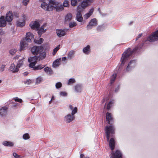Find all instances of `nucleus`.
<instances>
[{
  "instance_id": "10",
  "label": "nucleus",
  "mask_w": 158,
  "mask_h": 158,
  "mask_svg": "<svg viewBox=\"0 0 158 158\" xmlns=\"http://www.w3.org/2000/svg\"><path fill=\"white\" fill-rule=\"evenodd\" d=\"M93 0H83L81 5L78 6V7L80 6L85 9L86 6L90 5L93 2Z\"/></svg>"
},
{
  "instance_id": "62",
  "label": "nucleus",
  "mask_w": 158,
  "mask_h": 158,
  "mask_svg": "<svg viewBox=\"0 0 158 158\" xmlns=\"http://www.w3.org/2000/svg\"><path fill=\"white\" fill-rule=\"evenodd\" d=\"M105 100H106L105 99H103V101H102V103H104V102H105Z\"/></svg>"
},
{
  "instance_id": "54",
  "label": "nucleus",
  "mask_w": 158,
  "mask_h": 158,
  "mask_svg": "<svg viewBox=\"0 0 158 158\" xmlns=\"http://www.w3.org/2000/svg\"><path fill=\"white\" fill-rule=\"evenodd\" d=\"M31 80L30 79H27L26 80L24 81V83L25 84H28L30 83Z\"/></svg>"
},
{
  "instance_id": "56",
  "label": "nucleus",
  "mask_w": 158,
  "mask_h": 158,
  "mask_svg": "<svg viewBox=\"0 0 158 158\" xmlns=\"http://www.w3.org/2000/svg\"><path fill=\"white\" fill-rule=\"evenodd\" d=\"M119 85H118V86L115 89V92H118V91L119 89Z\"/></svg>"
},
{
  "instance_id": "29",
  "label": "nucleus",
  "mask_w": 158,
  "mask_h": 158,
  "mask_svg": "<svg viewBox=\"0 0 158 158\" xmlns=\"http://www.w3.org/2000/svg\"><path fill=\"white\" fill-rule=\"evenodd\" d=\"M72 18V15L70 13L67 14L65 17V21L66 22H69Z\"/></svg>"
},
{
  "instance_id": "52",
  "label": "nucleus",
  "mask_w": 158,
  "mask_h": 158,
  "mask_svg": "<svg viewBox=\"0 0 158 158\" xmlns=\"http://www.w3.org/2000/svg\"><path fill=\"white\" fill-rule=\"evenodd\" d=\"M94 9L93 8H91L89 11V12H88V13H89V14L90 15H91L93 14L94 11Z\"/></svg>"
},
{
  "instance_id": "23",
  "label": "nucleus",
  "mask_w": 158,
  "mask_h": 158,
  "mask_svg": "<svg viewBox=\"0 0 158 158\" xmlns=\"http://www.w3.org/2000/svg\"><path fill=\"white\" fill-rule=\"evenodd\" d=\"M25 22L24 20H19L16 22L17 26L18 27H22L25 25Z\"/></svg>"
},
{
  "instance_id": "32",
  "label": "nucleus",
  "mask_w": 158,
  "mask_h": 158,
  "mask_svg": "<svg viewBox=\"0 0 158 158\" xmlns=\"http://www.w3.org/2000/svg\"><path fill=\"white\" fill-rule=\"evenodd\" d=\"M105 29V26L103 25H99L97 28V30L98 31H104Z\"/></svg>"
},
{
  "instance_id": "53",
  "label": "nucleus",
  "mask_w": 158,
  "mask_h": 158,
  "mask_svg": "<svg viewBox=\"0 0 158 158\" xmlns=\"http://www.w3.org/2000/svg\"><path fill=\"white\" fill-rule=\"evenodd\" d=\"M13 156L15 158H20V156L16 153L14 152L13 153Z\"/></svg>"
},
{
  "instance_id": "47",
  "label": "nucleus",
  "mask_w": 158,
  "mask_h": 158,
  "mask_svg": "<svg viewBox=\"0 0 158 158\" xmlns=\"http://www.w3.org/2000/svg\"><path fill=\"white\" fill-rule=\"evenodd\" d=\"M16 52V50L15 49H12L9 51L10 53L12 55H14L15 54Z\"/></svg>"
},
{
  "instance_id": "2",
  "label": "nucleus",
  "mask_w": 158,
  "mask_h": 158,
  "mask_svg": "<svg viewBox=\"0 0 158 158\" xmlns=\"http://www.w3.org/2000/svg\"><path fill=\"white\" fill-rule=\"evenodd\" d=\"M106 120L108 123L110 124L109 126H106L105 127L106 135L107 141H108L110 138V134H114L115 129L112 125L114 122L113 119L110 113L107 112L106 114Z\"/></svg>"
},
{
  "instance_id": "26",
  "label": "nucleus",
  "mask_w": 158,
  "mask_h": 158,
  "mask_svg": "<svg viewBox=\"0 0 158 158\" xmlns=\"http://www.w3.org/2000/svg\"><path fill=\"white\" fill-rule=\"evenodd\" d=\"M61 61V58H60L55 60L53 62L52 66L54 68L58 67L59 65V63Z\"/></svg>"
},
{
  "instance_id": "30",
  "label": "nucleus",
  "mask_w": 158,
  "mask_h": 158,
  "mask_svg": "<svg viewBox=\"0 0 158 158\" xmlns=\"http://www.w3.org/2000/svg\"><path fill=\"white\" fill-rule=\"evenodd\" d=\"M44 66H45L43 65L40 64L36 66H35L34 67H32V68H33V70H41V69L44 68Z\"/></svg>"
},
{
  "instance_id": "33",
  "label": "nucleus",
  "mask_w": 158,
  "mask_h": 158,
  "mask_svg": "<svg viewBox=\"0 0 158 158\" xmlns=\"http://www.w3.org/2000/svg\"><path fill=\"white\" fill-rule=\"evenodd\" d=\"M23 65V60L22 59H21L19 60L17 64L16 65L18 69H19V68L22 66Z\"/></svg>"
},
{
  "instance_id": "1",
  "label": "nucleus",
  "mask_w": 158,
  "mask_h": 158,
  "mask_svg": "<svg viewBox=\"0 0 158 158\" xmlns=\"http://www.w3.org/2000/svg\"><path fill=\"white\" fill-rule=\"evenodd\" d=\"M158 40V29L153 32L145 40H144L143 43L138 46H136L132 50L129 48L122 54L121 58V66L123 65L130 58L132 54L137 51H140L144 44H147L149 42H153Z\"/></svg>"
},
{
  "instance_id": "57",
  "label": "nucleus",
  "mask_w": 158,
  "mask_h": 158,
  "mask_svg": "<svg viewBox=\"0 0 158 158\" xmlns=\"http://www.w3.org/2000/svg\"><path fill=\"white\" fill-rule=\"evenodd\" d=\"M143 35V34L142 33H140L139 34L137 37L139 39L140 37H141Z\"/></svg>"
},
{
  "instance_id": "24",
  "label": "nucleus",
  "mask_w": 158,
  "mask_h": 158,
  "mask_svg": "<svg viewBox=\"0 0 158 158\" xmlns=\"http://www.w3.org/2000/svg\"><path fill=\"white\" fill-rule=\"evenodd\" d=\"M90 47L89 45H87L86 47L83 48L82 50L83 52L85 54H89L90 52Z\"/></svg>"
},
{
  "instance_id": "19",
  "label": "nucleus",
  "mask_w": 158,
  "mask_h": 158,
  "mask_svg": "<svg viewBox=\"0 0 158 158\" xmlns=\"http://www.w3.org/2000/svg\"><path fill=\"white\" fill-rule=\"evenodd\" d=\"M8 108L5 106L2 107L0 109V114L2 116H4L6 115L7 113V109Z\"/></svg>"
},
{
  "instance_id": "45",
  "label": "nucleus",
  "mask_w": 158,
  "mask_h": 158,
  "mask_svg": "<svg viewBox=\"0 0 158 158\" xmlns=\"http://www.w3.org/2000/svg\"><path fill=\"white\" fill-rule=\"evenodd\" d=\"M76 23L74 22H71L70 23H69V26L70 27L72 28L73 27H74L75 26H76Z\"/></svg>"
},
{
  "instance_id": "48",
  "label": "nucleus",
  "mask_w": 158,
  "mask_h": 158,
  "mask_svg": "<svg viewBox=\"0 0 158 158\" xmlns=\"http://www.w3.org/2000/svg\"><path fill=\"white\" fill-rule=\"evenodd\" d=\"M30 0H22V2L23 5L26 6L29 2Z\"/></svg>"
},
{
  "instance_id": "39",
  "label": "nucleus",
  "mask_w": 158,
  "mask_h": 158,
  "mask_svg": "<svg viewBox=\"0 0 158 158\" xmlns=\"http://www.w3.org/2000/svg\"><path fill=\"white\" fill-rule=\"evenodd\" d=\"M23 138L24 140H27L30 138V136L28 134L25 133L23 135Z\"/></svg>"
},
{
  "instance_id": "60",
  "label": "nucleus",
  "mask_w": 158,
  "mask_h": 158,
  "mask_svg": "<svg viewBox=\"0 0 158 158\" xmlns=\"http://www.w3.org/2000/svg\"><path fill=\"white\" fill-rule=\"evenodd\" d=\"M66 58H67L66 57H64L62 58V59H61V60H62L63 61H65V60H66Z\"/></svg>"
},
{
  "instance_id": "8",
  "label": "nucleus",
  "mask_w": 158,
  "mask_h": 158,
  "mask_svg": "<svg viewBox=\"0 0 158 158\" xmlns=\"http://www.w3.org/2000/svg\"><path fill=\"white\" fill-rule=\"evenodd\" d=\"M136 65V60H131L127 66L126 70L127 72H130L134 69Z\"/></svg>"
},
{
  "instance_id": "36",
  "label": "nucleus",
  "mask_w": 158,
  "mask_h": 158,
  "mask_svg": "<svg viewBox=\"0 0 158 158\" xmlns=\"http://www.w3.org/2000/svg\"><path fill=\"white\" fill-rule=\"evenodd\" d=\"M114 103V101L113 100L110 101L107 106V109L108 110H109L111 106H112V105Z\"/></svg>"
},
{
  "instance_id": "49",
  "label": "nucleus",
  "mask_w": 158,
  "mask_h": 158,
  "mask_svg": "<svg viewBox=\"0 0 158 158\" xmlns=\"http://www.w3.org/2000/svg\"><path fill=\"white\" fill-rule=\"evenodd\" d=\"M60 96L65 97L67 95V93L65 92H61L60 93Z\"/></svg>"
},
{
  "instance_id": "14",
  "label": "nucleus",
  "mask_w": 158,
  "mask_h": 158,
  "mask_svg": "<svg viewBox=\"0 0 158 158\" xmlns=\"http://www.w3.org/2000/svg\"><path fill=\"white\" fill-rule=\"evenodd\" d=\"M29 25L32 29H36L37 30H39L40 27L39 23L36 21L31 22L30 24Z\"/></svg>"
},
{
  "instance_id": "17",
  "label": "nucleus",
  "mask_w": 158,
  "mask_h": 158,
  "mask_svg": "<svg viewBox=\"0 0 158 158\" xmlns=\"http://www.w3.org/2000/svg\"><path fill=\"white\" fill-rule=\"evenodd\" d=\"M39 54V55L36 56L38 59V61L43 60L45 58L46 55V53L44 52H42L40 53Z\"/></svg>"
},
{
  "instance_id": "22",
  "label": "nucleus",
  "mask_w": 158,
  "mask_h": 158,
  "mask_svg": "<svg viewBox=\"0 0 158 158\" xmlns=\"http://www.w3.org/2000/svg\"><path fill=\"white\" fill-rule=\"evenodd\" d=\"M10 69L13 73H16L19 70V69H18L16 66L15 67V65L14 63H12L11 64Z\"/></svg>"
},
{
  "instance_id": "51",
  "label": "nucleus",
  "mask_w": 158,
  "mask_h": 158,
  "mask_svg": "<svg viewBox=\"0 0 158 158\" xmlns=\"http://www.w3.org/2000/svg\"><path fill=\"white\" fill-rule=\"evenodd\" d=\"M6 66L5 65H2L0 67V71L1 72H2L4 71V68Z\"/></svg>"
},
{
  "instance_id": "46",
  "label": "nucleus",
  "mask_w": 158,
  "mask_h": 158,
  "mask_svg": "<svg viewBox=\"0 0 158 158\" xmlns=\"http://www.w3.org/2000/svg\"><path fill=\"white\" fill-rule=\"evenodd\" d=\"M63 5L65 7H69V2L68 0H65L63 3Z\"/></svg>"
},
{
  "instance_id": "21",
  "label": "nucleus",
  "mask_w": 158,
  "mask_h": 158,
  "mask_svg": "<svg viewBox=\"0 0 158 158\" xmlns=\"http://www.w3.org/2000/svg\"><path fill=\"white\" fill-rule=\"evenodd\" d=\"M46 26V24H43L40 27V29L38 30V33L39 36H41L42 33L45 32L46 29H44V27Z\"/></svg>"
},
{
  "instance_id": "12",
  "label": "nucleus",
  "mask_w": 158,
  "mask_h": 158,
  "mask_svg": "<svg viewBox=\"0 0 158 158\" xmlns=\"http://www.w3.org/2000/svg\"><path fill=\"white\" fill-rule=\"evenodd\" d=\"M111 154L110 158H123L122 154L119 150H117L115 152H113Z\"/></svg>"
},
{
  "instance_id": "50",
  "label": "nucleus",
  "mask_w": 158,
  "mask_h": 158,
  "mask_svg": "<svg viewBox=\"0 0 158 158\" xmlns=\"http://www.w3.org/2000/svg\"><path fill=\"white\" fill-rule=\"evenodd\" d=\"M91 15L88 13L86 14L84 16V18L85 19H87L89 18Z\"/></svg>"
},
{
  "instance_id": "31",
  "label": "nucleus",
  "mask_w": 158,
  "mask_h": 158,
  "mask_svg": "<svg viewBox=\"0 0 158 158\" xmlns=\"http://www.w3.org/2000/svg\"><path fill=\"white\" fill-rule=\"evenodd\" d=\"M116 77V74H113L111 77L110 79V84L111 85L114 82Z\"/></svg>"
},
{
  "instance_id": "25",
  "label": "nucleus",
  "mask_w": 158,
  "mask_h": 158,
  "mask_svg": "<svg viewBox=\"0 0 158 158\" xmlns=\"http://www.w3.org/2000/svg\"><path fill=\"white\" fill-rule=\"evenodd\" d=\"M45 72L48 74L51 75L53 73L52 70L51 68L46 67L44 69Z\"/></svg>"
},
{
  "instance_id": "43",
  "label": "nucleus",
  "mask_w": 158,
  "mask_h": 158,
  "mask_svg": "<svg viewBox=\"0 0 158 158\" xmlns=\"http://www.w3.org/2000/svg\"><path fill=\"white\" fill-rule=\"evenodd\" d=\"M71 5L73 6H75L77 4V2L76 0H71Z\"/></svg>"
},
{
  "instance_id": "42",
  "label": "nucleus",
  "mask_w": 158,
  "mask_h": 158,
  "mask_svg": "<svg viewBox=\"0 0 158 158\" xmlns=\"http://www.w3.org/2000/svg\"><path fill=\"white\" fill-rule=\"evenodd\" d=\"M77 107H75L74 108L73 110H72L71 114L73 116H74V115L77 113Z\"/></svg>"
},
{
  "instance_id": "11",
  "label": "nucleus",
  "mask_w": 158,
  "mask_h": 158,
  "mask_svg": "<svg viewBox=\"0 0 158 158\" xmlns=\"http://www.w3.org/2000/svg\"><path fill=\"white\" fill-rule=\"evenodd\" d=\"M111 135H112L111 136V139H109V140L107 141L109 142V146L110 148L111 149V150L113 151L114 148L115 142L114 136L113 135V134ZM110 138V137L109 138Z\"/></svg>"
},
{
  "instance_id": "44",
  "label": "nucleus",
  "mask_w": 158,
  "mask_h": 158,
  "mask_svg": "<svg viewBox=\"0 0 158 158\" xmlns=\"http://www.w3.org/2000/svg\"><path fill=\"white\" fill-rule=\"evenodd\" d=\"M22 104H20L18 103H14L12 105V107L15 108L17 107V106H19V107H21L22 106Z\"/></svg>"
},
{
  "instance_id": "9",
  "label": "nucleus",
  "mask_w": 158,
  "mask_h": 158,
  "mask_svg": "<svg viewBox=\"0 0 158 158\" xmlns=\"http://www.w3.org/2000/svg\"><path fill=\"white\" fill-rule=\"evenodd\" d=\"M98 24L96 18L91 19L86 27L88 30L91 29L94 27L96 26Z\"/></svg>"
},
{
  "instance_id": "59",
  "label": "nucleus",
  "mask_w": 158,
  "mask_h": 158,
  "mask_svg": "<svg viewBox=\"0 0 158 158\" xmlns=\"http://www.w3.org/2000/svg\"><path fill=\"white\" fill-rule=\"evenodd\" d=\"M69 108L70 109V110H72L73 109V106L71 105H70L69 106Z\"/></svg>"
},
{
  "instance_id": "27",
  "label": "nucleus",
  "mask_w": 158,
  "mask_h": 158,
  "mask_svg": "<svg viewBox=\"0 0 158 158\" xmlns=\"http://www.w3.org/2000/svg\"><path fill=\"white\" fill-rule=\"evenodd\" d=\"M2 144L4 146L6 147H11L14 145V144L12 142L8 141H4Z\"/></svg>"
},
{
  "instance_id": "38",
  "label": "nucleus",
  "mask_w": 158,
  "mask_h": 158,
  "mask_svg": "<svg viewBox=\"0 0 158 158\" xmlns=\"http://www.w3.org/2000/svg\"><path fill=\"white\" fill-rule=\"evenodd\" d=\"M42 78L41 77H38L36 78L35 84L37 85L39 84L42 81Z\"/></svg>"
},
{
  "instance_id": "20",
  "label": "nucleus",
  "mask_w": 158,
  "mask_h": 158,
  "mask_svg": "<svg viewBox=\"0 0 158 158\" xmlns=\"http://www.w3.org/2000/svg\"><path fill=\"white\" fill-rule=\"evenodd\" d=\"M82 86L80 84L76 85L74 87L75 90L77 93H80L82 90Z\"/></svg>"
},
{
  "instance_id": "28",
  "label": "nucleus",
  "mask_w": 158,
  "mask_h": 158,
  "mask_svg": "<svg viewBox=\"0 0 158 158\" xmlns=\"http://www.w3.org/2000/svg\"><path fill=\"white\" fill-rule=\"evenodd\" d=\"M74 51L73 50L70 51L67 54V59L71 60L74 57Z\"/></svg>"
},
{
  "instance_id": "58",
  "label": "nucleus",
  "mask_w": 158,
  "mask_h": 158,
  "mask_svg": "<svg viewBox=\"0 0 158 158\" xmlns=\"http://www.w3.org/2000/svg\"><path fill=\"white\" fill-rule=\"evenodd\" d=\"M23 74L24 76H26L28 75V73L27 72H25L24 73H23Z\"/></svg>"
},
{
  "instance_id": "64",
  "label": "nucleus",
  "mask_w": 158,
  "mask_h": 158,
  "mask_svg": "<svg viewBox=\"0 0 158 158\" xmlns=\"http://www.w3.org/2000/svg\"><path fill=\"white\" fill-rule=\"evenodd\" d=\"M98 11H99V12L100 13V9L99 8L98 9Z\"/></svg>"
},
{
  "instance_id": "13",
  "label": "nucleus",
  "mask_w": 158,
  "mask_h": 158,
  "mask_svg": "<svg viewBox=\"0 0 158 158\" xmlns=\"http://www.w3.org/2000/svg\"><path fill=\"white\" fill-rule=\"evenodd\" d=\"M13 19V15L11 11H9L6 15L5 19L6 21L11 23Z\"/></svg>"
},
{
  "instance_id": "34",
  "label": "nucleus",
  "mask_w": 158,
  "mask_h": 158,
  "mask_svg": "<svg viewBox=\"0 0 158 158\" xmlns=\"http://www.w3.org/2000/svg\"><path fill=\"white\" fill-rule=\"evenodd\" d=\"M34 42L35 43H36L38 44H41L43 42L44 40L42 38H40V39L39 40H34Z\"/></svg>"
},
{
  "instance_id": "37",
  "label": "nucleus",
  "mask_w": 158,
  "mask_h": 158,
  "mask_svg": "<svg viewBox=\"0 0 158 158\" xmlns=\"http://www.w3.org/2000/svg\"><path fill=\"white\" fill-rule=\"evenodd\" d=\"M60 45H58L57 47L54 48L53 49V52H52V54L53 55H54L58 50L60 49Z\"/></svg>"
},
{
  "instance_id": "63",
  "label": "nucleus",
  "mask_w": 158,
  "mask_h": 158,
  "mask_svg": "<svg viewBox=\"0 0 158 158\" xmlns=\"http://www.w3.org/2000/svg\"><path fill=\"white\" fill-rule=\"evenodd\" d=\"M133 23V22H131L129 23V25H131Z\"/></svg>"
},
{
  "instance_id": "4",
  "label": "nucleus",
  "mask_w": 158,
  "mask_h": 158,
  "mask_svg": "<svg viewBox=\"0 0 158 158\" xmlns=\"http://www.w3.org/2000/svg\"><path fill=\"white\" fill-rule=\"evenodd\" d=\"M34 38L33 35L30 32L26 33V37L20 41V50H23L28 46V43L31 42V39Z\"/></svg>"
},
{
  "instance_id": "18",
  "label": "nucleus",
  "mask_w": 158,
  "mask_h": 158,
  "mask_svg": "<svg viewBox=\"0 0 158 158\" xmlns=\"http://www.w3.org/2000/svg\"><path fill=\"white\" fill-rule=\"evenodd\" d=\"M6 24V21L4 16H2L0 18V27H5Z\"/></svg>"
},
{
  "instance_id": "35",
  "label": "nucleus",
  "mask_w": 158,
  "mask_h": 158,
  "mask_svg": "<svg viewBox=\"0 0 158 158\" xmlns=\"http://www.w3.org/2000/svg\"><path fill=\"white\" fill-rule=\"evenodd\" d=\"M76 82V81L75 79L73 78H70L68 81V82L67 83L68 85H70L72 84H73Z\"/></svg>"
},
{
  "instance_id": "41",
  "label": "nucleus",
  "mask_w": 158,
  "mask_h": 158,
  "mask_svg": "<svg viewBox=\"0 0 158 158\" xmlns=\"http://www.w3.org/2000/svg\"><path fill=\"white\" fill-rule=\"evenodd\" d=\"M62 83L60 82H57L55 85V87L56 89H59L60 88L62 87Z\"/></svg>"
},
{
  "instance_id": "15",
  "label": "nucleus",
  "mask_w": 158,
  "mask_h": 158,
  "mask_svg": "<svg viewBox=\"0 0 158 158\" xmlns=\"http://www.w3.org/2000/svg\"><path fill=\"white\" fill-rule=\"evenodd\" d=\"M68 30L57 29L56 30V32L58 36L61 37L62 36H64L66 33V32Z\"/></svg>"
},
{
  "instance_id": "61",
  "label": "nucleus",
  "mask_w": 158,
  "mask_h": 158,
  "mask_svg": "<svg viewBox=\"0 0 158 158\" xmlns=\"http://www.w3.org/2000/svg\"><path fill=\"white\" fill-rule=\"evenodd\" d=\"M84 157V155L83 154H80V158H83Z\"/></svg>"
},
{
  "instance_id": "6",
  "label": "nucleus",
  "mask_w": 158,
  "mask_h": 158,
  "mask_svg": "<svg viewBox=\"0 0 158 158\" xmlns=\"http://www.w3.org/2000/svg\"><path fill=\"white\" fill-rule=\"evenodd\" d=\"M84 8L81 6L78 7H77V13L76 15V20L79 22H81L83 21V18L82 15V13L84 10Z\"/></svg>"
},
{
  "instance_id": "5",
  "label": "nucleus",
  "mask_w": 158,
  "mask_h": 158,
  "mask_svg": "<svg viewBox=\"0 0 158 158\" xmlns=\"http://www.w3.org/2000/svg\"><path fill=\"white\" fill-rule=\"evenodd\" d=\"M43 48L42 46H34L31 48V51L33 55L36 56L43 51Z\"/></svg>"
},
{
  "instance_id": "3",
  "label": "nucleus",
  "mask_w": 158,
  "mask_h": 158,
  "mask_svg": "<svg viewBox=\"0 0 158 158\" xmlns=\"http://www.w3.org/2000/svg\"><path fill=\"white\" fill-rule=\"evenodd\" d=\"M42 2L41 6L44 10L50 11L56 6V2L52 0H39Z\"/></svg>"
},
{
  "instance_id": "16",
  "label": "nucleus",
  "mask_w": 158,
  "mask_h": 158,
  "mask_svg": "<svg viewBox=\"0 0 158 158\" xmlns=\"http://www.w3.org/2000/svg\"><path fill=\"white\" fill-rule=\"evenodd\" d=\"M75 118L74 116H73L70 114H68L64 116V121L67 123H69L73 121Z\"/></svg>"
},
{
  "instance_id": "7",
  "label": "nucleus",
  "mask_w": 158,
  "mask_h": 158,
  "mask_svg": "<svg viewBox=\"0 0 158 158\" xmlns=\"http://www.w3.org/2000/svg\"><path fill=\"white\" fill-rule=\"evenodd\" d=\"M38 59L36 56H31L28 59V61L30 63L29 66L30 68L34 67L37 62Z\"/></svg>"
},
{
  "instance_id": "55",
  "label": "nucleus",
  "mask_w": 158,
  "mask_h": 158,
  "mask_svg": "<svg viewBox=\"0 0 158 158\" xmlns=\"http://www.w3.org/2000/svg\"><path fill=\"white\" fill-rule=\"evenodd\" d=\"M4 31L2 28L0 29V35H2L4 34Z\"/></svg>"
},
{
  "instance_id": "40",
  "label": "nucleus",
  "mask_w": 158,
  "mask_h": 158,
  "mask_svg": "<svg viewBox=\"0 0 158 158\" xmlns=\"http://www.w3.org/2000/svg\"><path fill=\"white\" fill-rule=\"evenodd\" d=\"M13 99L14 100L15 102H18L20 103H21L23 102L21 98H19L17 97L14 98Z\"/></svg>"
}]
</instances>
